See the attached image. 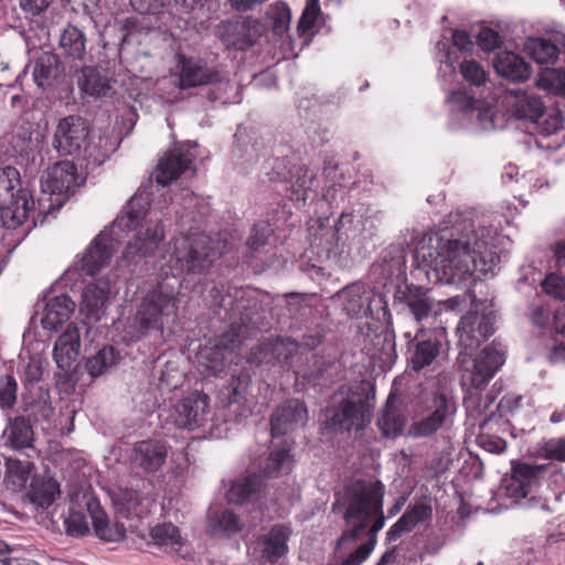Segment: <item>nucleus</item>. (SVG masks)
I'll list each match as a JSON object with an SVG mask.
<instances>
[{"label":"nucleus","mask_w":565,"mask_h":565,"mask_svg":"<svg viewBox=\"0 0 565 565\" xmlns=\"http://www.w3.org/2000/svg\"><path fill=\"white\" fill-rule=\"evenodd\" d=\"M497 226L489 216L462 218L450 231L423 239L415 252V262L429 281L460 285L476 271L487 274L488 247Z\"/></svg>","instance_id":"1"},{"label":"nucleus","mask_w":565,"mask_h":565,"mask_svg":"<svg viewBox=\"0 0 565 565\" xmlns=\"http://www.w3.org/2000/svg\"><path fill=\"white\" fill-rule=\"evenodd\" d=\"M238 158L245 173L257 172L258 175L267 177L269 182L289 183V199L294 202L305 204L313 192V173L305 166H290L285 158H273L270 147L264 137L254 138Z\"/></svg>","instance_id":"2"},{"label":"nucleus","mask_w":565,"mask_h":565,"mask_svg":"<svg viewBox=\"0 0 565 565\" xmlns=\"http://www.w3.org/2000/svg\"><path fill=\"white\" fill-rule=\"evenodd\" d=\"M385 495V486L382 481L356 480L347 488V508L344 520H356L352 529L344 531L337 541V548L358 540L366 530L372 515L381 512Z\"/></svg>","instance_id":"3"},{"label":"nucleus","mask_w":565,"mask_h":565,"mask_svg":"<svg viewBox=\"0 0 565 565\" xmlns=\"http://www.w3.org/2000/svg\"><path fill=\"white\" fill-rule=\"evenodd\" d=\"M178 290L160 282L141 300L135 316V328L141 335L152 331L163 333L178 316Z\"/></svg>","instance_id":"4"},{"label":"nucleus","mask_w":565,"mask_h":565,"mask_svg":"<svg viewBox=\"0 0 565 565\" xmlns=\"http://www.w3.org/2000/svg\"><path fill=\"white\" fill-rule=\"evenodd\" d=\"M34 199L28 189L21 186L17 168L0 169V221L3 227L15 230L34 213Z\"/></svg>","instance_id":"5"},{"label":"nucleus","mask_w":565,"mask_h":565,"mask_svg":"<svg viewBox=\"0 0 565 565\" xmlns=\"http://www.w3.org/2000/svg\"><path fill=\"white\" fill-rule=\"evenodd\" d=\"M218 253L204 234H191L173 241L169 266L177 274L201 275L213 264Z\"/></svg>","instance_id":"6"},{"label":"nucleus","mask_w":565,"mask_h":565,"mask_svg":"<svg viewBox=\"0 0 565 565\" xmlns=\"http://www.w3.org/2000/svg\"><path fill=\"white\" fill-rule=\"evenodd\" d=\"M371 422V406L361 397L334 395L324 409V427L334 433L362 430Z\"/></svg>","instance_id":"7"},{"label":"nucleus","mask_w":565,"mask_h":565,"mask_svg":"<svg viewBox=\"0 0 565 565\" xmlns=\"http://www.w3.org/2000/svg\"><path fill=\"white\" fill-rule=\"evenodd\" d=\"M456 402L444 392H435L424 403L418 418L411 425L409 434L427 438L452 425Z\"/></svg>","instance_id":"8"},{"label":"nucleus","mask_w":565,"mask_h":565,"mask_svg":"<svg viewBox=\"0 0 565 565\" xmlns=\"http://www.w3.org/2000/svg\"><path fill=\"white\" fill-rule=\"evenodd\" d=\"M507 106L510 114L518 120L540 128L544 135L557 132L563 126V118L559 114L545 117V106L542 99L525 92H510L507 95Z\"/></svg>","instance_id":"9"},{"label":"nucleus","mask_w":565,"mask_h":565,"mask_svg":"<svg viewBox=\"0 0 565 565\" xmlns=\"http://www.w3.org/2000/svg\"><path fill=\"white\" fill-rule=\"evenodd\" d=\"M550 467L537 463H530L522 460H512L510 475L505 479V491L510 498L515 500H535L542 497L541 488L544 483V476L548 473Z\"/></svg>","instance_id":"10"},{"label":"nucleus","mask_w":565,"mask_h":565,"mask_svg":"<svg viewBox=\"0 0 565 565\" xmlns=\"http://www.w3.org/2000/svg\"><path fill=\"white\" fill-rule=\"evenodd\" d=\"M175 61V75L180 89L214 85L225 79V74L218 65L207 62L204 57L177 53Z\"/></svg>","instance_id":"11"},{"label":"nucleus","mask_w":565,"mask_h":565,"mask_svg":"<svg viewBox=\"0 0 565 565\" xmlns=\"http://www.w3.org/2000/svg\"><path fill=\"white\" fill-rule=\"evenodd\" d=\"M89 127L77 115H70L58 120L54 135L53 148L60 156L79 157L88 147Z\"/></svg>","instance_id":"12"},{"label":"nucleus","mask_w":565,"mask_h":565,"mask_svg":"<svg viewBox=\"0 0 565 565\" xmlns=\"http://www.w3.org/2000/svg\"><path fill=\"white\" fill-rule=\"evenodd\" d=\"M477 45L487 53L495 52L492 60L493 67L497 73L511 81V82H524L531 75L530 64L520 55L511 51H502L503 44L502 38H476Z\"/></svg>","instance_id":"13"},{"label":"nucleus","mask_w":565,"mask_h":565,"mask_svg":"<svg viewBox=\"0 0 565 565\" xmlns=\"http://www.w3.org/2000/svg\"><path fill=\"white\" fill-rule=\"evenodd\" d=\"M493 333L494 316L492 312L478 315L476 311H469L460 319L457 327L458 343L465 352L476 350Z\"/></svg>","instance_id":"14"},{"label":"nucleus","mask_w":565,"mask_h":565,"mask_svg":"<svg viewBox=\"0 0 565 565\" xmlns=\"http://www.w3.org/2000/svg\"><path fill=\"white\" fill-rule=\"evenodd\" d=\"M210 413V397L194 391L182 397L173 407L174 424L179 428L194 430L206 422Z\"/></svg>","instance_id":"15"},{"label":"nucleus","mask_w":565,"mask_h":565,"mask_svg":"<svg viewBox=\"0 0 565 565\" xmlns=\"http://www.w3.org/2000/svg\"><path fill=\"white\" fill-rule=\"evenodd\" d=\"M84 179L77 173L73 161L63 160L47 168L41 178V189L50 194H63L66 198L74 194Z\"/></svg>","instance_id":"16"},{"label":"nucleus","mask_w":565,"mask_h":565,"mask_svg":"<svg viewBox=\"0 0 565 565\" xmlns=\"http://www.w3.org/2000/svg\"><path fill=\"white\" fill-rule=\"evenodd\" d=\"M194 159L195 154L189 143L175 145L160 158L154 171L156 182L161 185L170 184L191 169Z\"/></svg>","instance_id":"17"},{"label":"nucleus","mask_w":565,"mask_h":565,"mask_svg":"<svg viewBox=\"0 0 565 565\" xmlns=\"http://www.w3.org/2000/svg\"><path fill=\"white\" fill-rule=\"evenodd\" d=\"M407 339V361L415 372L429 366L438 358L441 350V341L437 337L427 335L422 329L412 337L405 332Z\"/></svg>","instance_id":"18"},{"label":"nucleus","mask_w":565,"mask_h":565,"mask_svg":"<svg viewBox=\"0 0 565 565\" xmlns=\"http://www.w3.org/2000/svg\"><path fill=\"white\" fill-rule=\"evenodd\" d=\"M308 419V409L303 401L299 398L286 399L277 406L270 416L271 436L286 435L298 426H302Z\"/></svg>","instance_id":"19"},{"label":"nucleus","mask_w":565,"mask_h":565,"mask_svg":"<svg viewBox=\"0 0 565 565\" xmlns=\"http://www.w3.org/2000/svg\"><path fill=\"white\" fill-rule=\"evenodd\" d=\"M168 447L164 441L158 439H145L137 441L131 450V465L146 473L157 472L166 462Z\"/></svg>","instance_id":"20"},{"label":"nucleus","mask_w":565,"mask_h":565,"mask_svg":"<svg viewBox=\"0 0 565 565\" xmlns=\"http://www.w3.org/2000/svg\"><path fill=\"white\" fill-rule=\"evenodd\" d=\"M111 295V280L106 277L89 282L83 290L79 305L81 313L90 321H99Z\"/></svg>","instance_id":"21"},{"label":"nucleus","mask_w":565,"mask_h":565,"mask_svg":"<svg viewBox=\"0 0 565 565\" xmlns=\"http://www.w3.org/2000/svg\"><path fill=\"white\" fill-rule=\"evenodd\" d=\"M117 248L111 233L102 231L90 243L82 258V269L89 276L96 275L107 266Z\"/></svg>","instance_id":"22"},{"label":"nucleus","mask_w":565,"mask_h":565,"mask_svg":"<svg viewBox=\"0 0 565 565\" xmlns=\"http://www.w3.org/2000/svg\"><path fill=\"white\" fill-rule=\"evenodd\" d=\"M163 238V226L160 223L148 226L145 231L138 232L128 242L122 252V258L127 263H135L138 259L151 256Z\"/></svg>","instance_id":"23"},{"label":"nucleus","mask_w":565,"mask_h":565,"mask_svg":"<svg viewBox=\"0 0 565 565\" xmlns=\"http://www.w3.org/2000/svg\"><path fill=\"white\" fill-rule=\"evenodd\" d=\"M363 350L382 370L390 369L397 359L394 331L388 327L382 329L364 344Z\"/></svg>","instance_id":"24"},{"label":"nucleus","mask_w":565,"mask_h":565,"mask_svg":"<svg viewBox=\"0 0 565 565\" xmlns=\"http://www.w3.org/2000/svg\"><path fill=\"white\" fill-rule=\"evenodd\" d=\"M504 363V352L494 347V342L486 347L473 360L471 385L476 388L484 386Z\"/></svg>","instance_id":"25"},{"label":"nucleus","mask_w":565,"mask_h":565,"mask_svg":"<svg viewBox=\"0 0 565 565\" xmlns=\"http://www.w3.org/2000/svg\"><path fill=\"white\" fill-rule=\"evenodd\" d=\"M433 508L428 502L420 501L409 504L403 515L386 532L388 543L396 542L403 534L411 533L417 525L430 521Z\"/></svg>","instance_id":"26"},{"label":"nucleus","mask_w":565,"mask_h":565,"mask_svg":"<svg viewBox=\"0 0 565 565\" xmlns=\"http://www.w3.org/2000/svg\"><path fill=\"white\" fill-rule=\"evenodd\" d=\"M291 535L289 525L275 524L270 530L257 539V547L262 557L274 564L288 552V540Z\"/></svg>","instance_id":"27"},{"label":"nucleus","mask_w":565,"mask_h":565,"mask_svg":"<svg viewBox=\"0 0 565 565\" xmlns=\"http://www.w3.org/2000/svg\"><path fill=\"white\" fill-rule=\"evenodd\" d=\"M291 445L284 439L270 447L266 459L259 465L260 472L267 478H277L288 475L294 466V458L290 454Z\"/></svg>","instance_id":"28"},{"label":"nucleus","mask_w":565,"mask_h":565,"mask_svg":"<svg viewBox=\"0 0 565 565\" xmlns=\"http://www.w3.org/2000/svg\"><path fill=\"white\" fill-rule=\"evenodd\" d=\"M397 298L407 306L417 322L427 319L431 313L434 300L429 290L424 287L405 285L404 289L397 291Z\"/></svg>","instance_id":"29"},{"label":"nucleus","mask_w":565,"mask_h":565,"mask_svg":"<svg viewBox=\"0 0 565 565\" xmlns=\"http://www.w3.org/2000/svg\"><path fill=\"white\" fill-rule=\"evenodd\" d=\"M4 445L17 451L35 450L34 431L30 420L24 416L9 418L3 431Z\"/></svg>","instance_id":"30"},{"label":"nucleus","mask_w":565,"mask_h":565,"mask_svg":"<svg viewBox=\"0 0 565 565\" xmlns=\"http://www.w3.org/2000/svg\"><path fill=\"white\" fill-rule=\"evenodd\" d=\"M81 92L92 97L110 96L113 87L108 76L96 66H84L75 75Z\"/></svg>","instance_id":"31"},{"label":"nucleus","mask_w":565,"mask_h":565,"mask_svg":"<svg viewBox=\"0 0 565 565\" xmlns=\"http://www.w3.org/2000/svg\"><path fill=\"white\" fill-rule=\"evenodd\" d=\"M87 510L92 518L95 534L106 542H118L126 535L124 524L118 522L110 523L106 513L97 501L90 500L87 503Z\"/></svg>","instance_id":"32"},{"label":"nucleus","mask_w":565,"mask_h":565,"mask_svg":"<svg viewBox=\"0 0 565 565\" xmlns=\"http://www.w3.org/2000/svg\"><path fill=\"white\" fill-rule=\"evenodd\" d=\"M341 297L343 298V310L351 318H359L371 313L370 294L358 284L345 287Z\"/></svg>","instance_id":"33"},{"label":"nucleus","mask_w":565,"mask_h":565,"mask_svg":"<svg viewBox=\"0 0 565 565\" xmlns=\"http://www.w3.org/2000/svg\"><path fill=\"white\" fill-rule=\"evenodd\" d=\"M75 309V302L67 295L52 298L45 308L43 324L49 329H57L68 320Z\"/></svg>","instance_id":"34"},{"label":"nucleus","mask_w":565,"mask_h":565,"mask_svg":"<svg viewBox=\"0 0 565 565\" xmlns=\"http://www.w3.org/2000/svg\"><path fill=\"white\" fill-rule=\"evenodd\" d=\"M310 250L319 260H331L340 254L338 231L332 227H322L315 235Z\"/></svg>","instance_id":"35"},{"label":"nucleus","mask_w":565,"mask_h":565,"mask_svg":"<svg viewBox=\"0 0 565 565\" xmlns=\"http://www.w3.org/2000/svg\"><path fill=\"white\" fill-rule=\"evenodd\" d=\"M249 384V375L241 372L238 375H232L228 386L222 392V395L226 399L225 406L228 408L235 407L234 413L239 416L244 414V403Z\"/></svg>","instance_id":"36"},{"label":"nucleus","mask_w":565,"mask_h":565,"mask_svg":"<svg viewBox=\"0 0 565 565\" xmlns=\"http://www.w3.org/2000/svg\"><path fill=\"white\" fill-rule=\"evenodd\" d=\"M524 51L537 64H554L559 54L557 45L550 38H526Z\"/></svg>","instance_id":"37"},{"label":"nucleus","mask_w":565,"mask_h":565,"mask_svg":"<svg viewBox=\"0 0 565 565\" xmlns=\"http://www.w3.org/2000/svg\"><path fill=\"white\" fill-rule=\"evenodd\" d=\"M60 76L61 68L57 55L44 53L38 58L33 70V77L39 87L52 86Z\"/></svg>","instance_id":"38"},{"label":"nucleus","mask_w":565,"mask_h":565,"mask_svg":"<svg viewBox=\"0 0 565 565\" xmlns=\"http://www.w3.org/2000/svg\"><path fill=\"white\" fill-rule=\"evenodd\" d=\"M121 360L120 352L113 345L103 347L94 356L87 359L85 367L92 377L105 374Z\"/></svg>","instance_id":"39"},{"label":"nucleus","mask_w":565,"mask_h":565,"mask_svg":"<svg viewBox=\"0 0 565 565\" xmlns=\"http://www.w3.org/2000/svg\"><path fill=\"white\" fill-rule=\"evenodd\" d=\"M263 487V481L257 475H248L245 478L236 480L232 483L226 493L228 502L242 504L258 493Z\"/></svg>","instance_id":"40"},{"label":"nucleus","mask_w":565,"mask_h":565,"mask_svg":"<svg viewBox=\"0 0 565 565\" xmlns=\"http://www.w3.org/2000/svg\"><path fill=\"white\" fill-rule=\"evenodd\" d=\"M226 351L213 342L199 353V364L207 376H220L226 365Z\"/></svg>","instance_id":"41"},{"label":"nucleus","mask_w":565,"mask_h":565,"mask_svg":"<svg viewBox=\"0 0 565 565\" xmlns=\"http://www.w3.org/2000/svg\"><path fill=\"white\" fill-rule=\"evenodd\" d=\"M266 18L268 26L275 35H284L289 31L291 11L285 2L278 1L270 4Z\"/></svg>","instance_id":"42"},{"label":"nucleus","mask_w":565,"mask_h":565,"mask_svg":"<svg viewBox=\"0 0 565 565\" xmlns=\"http://www.w3.org/2000/svg\"><path fill=\"white\" fill-rule=\"evenodd\" d=\"M154 544L164 551H178L182 545L179 529L172 523H163L153 526L150 531Z\"/></svg>","instance_id":"43"},{"label":"nucleus","mask_w":565,"mask_h":565,"mask_svg":"<svg viewBox=\"0 0 565 565\" xmlns=\"http://www.w3.org/2000/svg\"><path fill=\"white\" fill-rule=\"evenodd\" d=\"M536 86L565 99V71L548 67L542 70L536 79Z\"/></svg>","instance_id":"44"},{"label":"nucleus","mask_w":565,"mask_h":565,"mask_svg":"<svg viewBox=\"0 0 565 565\" xmlns=\"http://www.w3.org/2000/svg\"><path fill=\"white\" fill-rule=\"evenodd\" d=\"M146 215V209L140 204V200L132 198L125 206L124 214L114 221V227L120 231H131L137 228Z\"/></svg>","instance_id":"45"},{"label":"nucleus","mask_w":565,"mask_h":565,"mask_svg":"<svg viewBox=\"0 0 565 565\" xmlns=\"http://www.w3.org/2000/svg\"><path fill=\"white\" fill-rule=\"evenodd\" d=\"M274 235V228L266 221H259L254 224L252 233L246 241V247L249 255L264 252L265 247L269 244V239Z\"/></svg>","instance_id":"46"},{"label":"nucleus","mask_w":565,"mask_h":565,"mask_svg":"<svg viewBox=\"0 0 565 565\" xmlns=\"http://www.w3.org/2000/svg\"><path fill=\"white\" fill-rule=\"evenodd\" d=\"M377 427L383 436L396 437L403 431L404 418L397 408L386 405L377 419Z\"/></svg>","instance_id":"47"},{"label":"nucleus","mask_w":565,"mask_h":565,"mask_svg":"<svg viewBox=\"0 0 565 565\" xmlns=\"http://www.w3.org/2000/svg\"><path fill=\"white\" fill-rule=\"evenodd\" d=\"M18 399V382L12 374L0 375V409L12 411Z\"/></svg>","instance_id":"48"},{"label":"nucleus","mask_w":565,"mask_h":565,"mask_svg":"<svg viewBox=\"0 0 565 565\" xmlns=\"http://www.w3.org/2000/svg\"><path fill=\"white\" fill-rule=\"evenodd\" d=\"M471 38H443L437 46L439 51H445V63L454 64L458 61L457 52H462L472 46Z\"/></svg>","instance_id":"49"},{"label":"nucleus","mask_w":565,"mask_h":565,"mask_svg":"<svg viewBox=\"0 0 565 565\" xmlns=\"http://www.w3.org/2000/svg\"><path fill=\"white\" fill-rule=\"evenodd\" d=\"M537 455L543 459L565 462V435L543 439L537 446Z\"/></svg>","instance_id":"50"},{"label":"nucleus","mask_w":565,"mask_h":565,"mask_svg":"<svg viewBox=\"0 0 565 565\" xmlns=\"http://www.w3.org/2000/svg\"><path fill=\"white\" fill-rule=\"evenodd\" d=\"M322 23L319 0H307L300 20L297 24L298 32L306 33Z\"/></svg>","instance_id":"51"},{"label":"nucleus","mask_w":565,"mask_h":565,"mask_svg":"<svg viewBox=\"0 0 565 565\" xmlns=\"http://www.w3.org/2000/svg\"><path fill=\"white\" fill-rule=\"evenodd\" d=\"M211 519L216 527L228 535L239 532L243 527L239 518L230 510L213 512Z\"/></svg>","instance_id":"52"},{"label":"nucleus","mask_w":565,"mask_h":565,"mask_svg":"<svg viewBox=\"0 0 565 565\" xmlns=\"http://www.w3.org/2000/svg\"><path fill=\"white\" fill-rule=\"evenodd\" d=\"M461 76L476 87L483 86L488 81V73L476 61H463L460 63Z\"/></svg>","instance_id":"53"},{"label":"nucleus","mask_w":565,"mask_h":565,"mask_svg":"<svg viewBox=\"0 0 565 565\" xmlns=\"http://www.w3.org/2000/svg\"><path fill=\"white\" fill-rule=\"evenodd\" d=\"M116 26L124 35H134L136 33H149L150 28L148 18L140 15H132L126 19L117 20Z\"/></svg>","instance_id":"54"},{"label":"nucleus","mask_w":565,"mask_h":565,"mask_svg":"<svg viewBox=\"0 0 565 565\" xmlns=\"http://www.w3.org/2000/svg\"><path fill=\"white\" fill-rule=\"evenodd\" d=\"M544 466L551 468L548 473L544 476V482L547 483L553 494L558 498L565 492V473L557 465L544 463Z\"/></svg>","instance_id":"55"},{"label":"nucleus","mask_w":565,"mask_h":565,"mask_svg":"<svg viewBox=\"0 0 565 565\" xmlns=\"http://www.w3.org/2000/svg\"><path fill=\"white\" fill-rule=\"evenodd\" d=\"M542 289L557 300H565V277L555 273L548 274L542 281Z\"/></svg>","instance_id":"56"},{"label":"nucleus","mask_w":565,"mask_h":565,"mask_svg":"<svg viewBox=\"0 0 565 565\" xmlns=\"http://www.w3.org/2000/svg\"><path fill=\"white\" fill-rule=\"evenodd\" d=\"M524 397L514 392L507 393L502 396L497 405V411L500 417L513 416L522 407Z\"/></svg>","instance_id":"57"},{"label":"nucleus","mask_w":565,"mask_h":565,"mask_svg":"<svg viewBox=\"0 0 565 565\" xmlns=\"http://www.w3.org/2000/svg\"><path fill=\"white\" fill-rule=\"evenodd\" d=\"M79 349L74 348L73 345L67 347H58V341H55L54 348H53V359L61 370H66L71 367L72 363L76 360L78 355Z\"/></svg>","instance_id":"58"},{"label":"nucleus","mask_w":565,"mask_h":565,"mask_svg":"<svg viewBox=\"0 0 565 565\" xmlns=\"http://www.w3.org/2000/svg\"><path fill=\"white\" fill-rule=\"evenodd\" d=\"M66 533L72 536H84L88 533V523L86 516L82 512H70L65 519Z\"/></svg>","instance_id":"59"},{"label":"nucleus","mask_w":565,"mask_h":565,"mask_svg":"<svg viewBox=\"0 0 565 565\" xmlns=\"http://www.w3.org/2000/svg\"><path fill=\"white\" fill-rule=\"evenodd\" d=\"M63 52L73 57L82 58L85 54L86 38H55Z\"/></svg>","instance_id":"60"},{"label":"nucleus","mask_w":565,"mask_h":565,"mask_svg":"<svg viewBox=\"0 0 565 565\" xmlns=\"http://www.w3.org/2000/svg\"><path fill=\"white\" fill-rule=\"evenodd\" d=\"M448 100L457 107L458 110L462 113H470L477 109L479 100L476 99L472 95L467 93L466 90H454Z\"/></svg>","instance_id":"61"},{"label":"nucleus","mask_w":565,"mask_h":565,"mask_svg":"<svg viewBox=\"0 0 565 565\" xmlns=\"http://www.w3.org/2000/svg\"><path fill=\"white\" fill-rule=\"evenodd\" d=\"M374 546L375 540H369L366 543L361 544L354 552L349 554V556L343 559L341 565H361L364 561L367 559Z\"/></svg>","instance_id":"62"},{"label":"nucleus","mask_w":565,"mask_h":565,"mask_svg":"<svg viewBox=\"0 0 565 565\" xmlns=\"http://www.w3.org/2000/svg\"><path fill=\"white\" fill-rule=\"evenodd\" d=\"M58 493V486L56 483L49 484V489L45 491L33 490L31 493V500L33 503L41 508H49L55 500V494Z\"/></svg>","instance_id":"63"},{"label":"nucleus","mask_w":565,"mask_h":565,"mask_svg":"<svg viewBox=\"0 0 565 565\" xmlns=\"http://www.w3.org/2000/svg\"><path fill=\"white\" fill-rule=\"evenodd\" d=\"M130 3L143 17L156 14L168 4L167 0H130Z\"/></svg>","instance_id":"64"}]
</instances>
